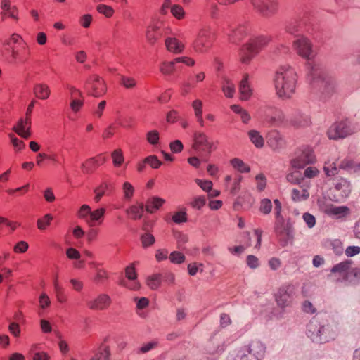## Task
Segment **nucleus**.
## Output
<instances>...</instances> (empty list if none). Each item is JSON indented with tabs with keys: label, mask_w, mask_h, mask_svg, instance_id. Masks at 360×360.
<instances>
[{
	"label": "nucleus",
	"mask_w": 360,
	"mask_h": 360,
	"mask_svg": "<svg viewBox=\"0 0 360 360\" xmlns=\"http://www.w3.org/2000/svg\"><path fill=\"white\" fill-rule=\"evenodd\" d=\"M297 73L292 66L288 64L278 66L273 79L276 96L282 100L292 98L297 88Z\"/></svg>",
	"instance_id": "1"
},
{
	"label": "nucleus",
	"mask_w": 360,
	"mask_h": 360,
	"mask_svg": "<svg viewBox=\"0 0 360 360\" xmlns=\"http://www.w3.org/2000/svg\"><path fill=\"white\" fill-rule=\"evenodd\" d=\"M339 332V323L334 319L322 321L312 319L307 325V335L313 342L322 343L334 340Z\"/></svg>",
	"instance_id": "2"
},
{
	"label": "nucleus",
	"mask_w": 360,
	"mask_h": 360,
	"mask_svg": "<svg viewBox=\"0 0 360 360\" xmlns=\"http://www.w3.org/2000/svg\"><path fill=\"white\" fill-rule=\"evenodd\" d=\"M272 38L269 35H260L250 39V41L241 47L239 51L240 60L243 64H248L252 58L264 47H265Z\"/></svg>",
	"instance_id": "3"
},
{
	"label": "nucleus",
	"mask_w": 360,
	"mask_h": 360,
	"mask_svg": "<svg viewBox=\"0 0 360 360\" xmlns=\"http://www.w3.org/2000/svg\"><path fill=\"white\" fill-rule=\"evenodd\" d=\"M309 77L314 87L317 88L321 93L324 94L329 95L335 89V79L326 74L319 68L313 67Z\"/></svg>",
	"instance_id": "4"
},
{
	"label": "nucleus",
	"mask_w": 360,
	"mask_h": 360,
	"mask_svg": "<svg viewBox=\"0 0 360 360\" xmlns=\"http://www.w3.org/2000/svg\"><path fill=\"white\" fill-rule=\"evenodd\" d=\"M315 162L316 156L313 149L308 146H302L295 150L290 165L293 168L303 169Z\"/></svg>",
	"instance_id": "5"
},
{
	"label": "nucleus",
	"mask_w": 360,
	"mask_h": 360,
	"mask_svg": "<svg viewBox=\"0 0 360 360\" xmlns=\"http://www.w3.org/2000/svg\"><path fill=\"white\" fill-rule=\"evenodd\" d=\"M105 211L104 207L92 210L88 205H83L77 212V217L82 219L89 227H94L96 224L102 223Z\"/></svg>",
	"instance_id": "6"
},
{
	"label": "nucleus",
	"mask_w": 360,
	"mask_h": 360,
	"mask_svg": "<svg viewBox=\"0 0 360 360\" xmlns=\"http://www.w3.org/2000/svg\"><path fill=\"white\" fill-rule=\"evenodd\" d=\"M355 128L347 120L335 122L327 131V136L330 140H339L352 134Z\"/></svg>",
	"instance_id": "7"
},
{
	"label": "nucleus",
	"mask_w": 360,
	"mask_h": 360,
	"mask_svg": "<svg viewBox=\"0 0 360 360\" xmlns=\"http://www.w3.org/2000/svg\"><path fill=\"white\" fill-rule=\"evenodd\" d=\"M212 31L209 27H203L198 32L192 43L193 50L198 53L207 52L211 46Z\"/></svg>",
	"instance_id": "8"
},
{
	"label": "nucleus",
	"mask_w": 360,
	"mask_h": 360,
	"mask_svg": "<svg viewBox=\"0 0 360 360\" xmlns=\"http://www.w3.org/2000/svg\"><path fill=\"white\" fill-rule=\"evenodd\" d=\"M295 287L292 284H285L280 287L275 295V300L278 307L282 309L291 305Z\"/></svg>",
	"instance_id": "9"
},
{
	"label": "nucleus",
	"mask_w": 360,
	"mask_h": 360,
	"mask_svg": "<svg viewBox=\"0 0 360 360\" xmlns=\"http://www.w3.org/2000/svg\"><path fill=\"white\" fill-rule=\"evenodd\" d=\"M266 349L265 345L258 340H251L240 348L252 360H262L266 353Z\"/></svg>",
	"instance_id": "10"
},
{
	"label": "nucleus",
	"mask_w": 360,
	"mask_h": 360,
	"mask_svg": "<svg viewBox=\"0 0 360 360\" xmlns=\"http://www.w3.org/2000/svg\"><path fill=\"white\" fill-rule=\"evenodd\" d=\"M251 3L254 8L265 18L271 17L277 11L276 0H251Z\"/></svg>",
	"instance_id": "11"
},
{
	"label": "nucleus",
	"mask_w": 360,
	"mask_h": 360,
	"mask_svg": "<svg viewBox=\"0 0 360 360\" xmlns=\"http://www.w3.org/2000/svg\"><path fill=\"white\" fill-rule=\"evenodd\" d=\"M293 48L300 56L307 60L311 59L315 55L310 41L304 37H300L295 40Z\"/></svg>",
	"instance_id": "12"
},
{
	"label": "nucleus",
	"mask_w": 360,
	"mask_h": 360,
	"mask_svg": "<svg viewBox=\"0 0 360 360\" xmlns=\"http://www.w3.org/2000/svg\"><path fill=\"white\" fill-rule=\"evenodd\" d=\"M193 148L198 152L207 153H210L212 150L215 149L214 143L209 141L205 133L201 131L194 133Z\"/></svg>",
	"instance_id": "13"
},
{
	"label": "nucleus",
	"mask_w": 360,
	"mask_h": 360,
	"mask_svg": "<svg viewBox=\"0 0 360 360\" xmlns=\"http://www.w3.org/2000/svg\"><path fill=\"white\" fill-rule=\"evenodd\" d=\"M351 262L349 261L340 262L335 265L329 274L330 280L336 282L346 281L350 273Z\"/></svg>",
	"instance_id": "14"
},
{
	"label": "nucleus",
	"mask_w": 360,
	"mask_h": 360,
	"mask_svg": "<svg viewBox=\"0 0 360 360\" xmlns=\"http://www.w3.org/2000/svg\"><path fill=\"white\" fill-rule=\"evenodd\" d=\"M311 186L309 181L302 180L299 185L292 189V200L296 202L307 200L310 196L309 189Z\"/></svg>",
	"instance_id": "15"
},
{
	"label": "nucleus",
	"mask_w": 360,
	"mask_h": 360,
	"mask_svg": "<svg viewBox=\"0 0 360 360\" xmlns=\"http://www.w3.org/2000/svg\"><path fill=\"white\" fill-rule=\"evenodd\" d=\"M86 89L89 94L94 97H99L104 94L106 87L104 81L98 76L90 77L86 82Z\"/></svg>",
	"instance_id": "16"
},
{
	"label": "nucleus",
	"mask_w": 360,
	"mask_h": 360,
	"mask_svg": "<svg viewBox=\"0 0 360 360\" xmlns=\"http://www.w3.org/2000/svg\"><path fill=\"white\" fill-rule=\"evenodd\" d=\"M274 202L275 205L274 212L276 215L274 231L276 234L279 236L288 234L289 231L288 224L285 222V220L281 215V203L278 199L274 200Z\"/></svg>",
	"instance_id": "17"
},
{
	"label": "nucleus",
	"mask_w": 360,
	"mask_h": 360,
	"mask_svg": "<svg viewBox=\"0 0 360 360\" xmlns=\"http://www.w3.org/2000/svg\"><path fill=\"white\" fill-rule=\"evenodd\" d=\"M264 122L269 126L281 127L286 124L285 113L280 109L272 110L271 113L266 112Z\"/></svg>",
	"instance_id": "18"
},
{
	"label": "nucleus",
	"mask_w": 360,
	"mask_h": 360,
	"mask_svg": "<svg viewBox=\"0 0 360 360\" xmlns=\"http://www.w3.org/2000/svg\"><path fill=\"white\" fill-rule=\"evenodd\" d=\"M111 303L112 299L110 297L105 293H101L89 301L87 306L92 310H105L110 306Z\"/></svg>",
	"instance_id": "19"
},
{
	"label": "nucleus",
	"mask_w": 360,
	"mask_h": 360,
	"mask_svg": "<svg viewBox=\"0 0 360 360\" xmlns=\"http://www.w3.org/2000/svg\"><path fill=\"white\" fill-rule=\"evenodd\" d=\"M16 134L20 136L27 139L31 136V120L30 117H26L20 118L17 122L16 125L12 128Z\"/></svg>",
	"instance_id": "20"
},
{
	"label": "nucleus",
	"mask_w": 360,
	"mask_h": 360,
	"mask_svg": "<svg viewBox=\"0 0 360 360\" xmlns=\"http://www.w3.org/2000/svg\"><path fill=\"white\" fill-rule=\"evenodd\" d=\"M290 122L296 128H302L310 125L311 118L307 114L297 110L292 115Z\"/></svg>",
	"instance_id": "21"
},
{
	"label": "nucleus",
	"mask_w": 360,
	"mask_h": 360,
	"mask_svg": "<svg viewBox=\"0 0 360 360\" xmlns=\"http://www.w3.org/2000/svg\"><path fill=\"white\" fill-rule=\"evenodd\" d=\"M161 25V22H154L147 27L146 38L150 44L153 45L158 41L161 36V34L160 33Z\"/></svg>",
	"instance_id": "22"
},
{
	"label": "nucleus",
	"mask_w": 360,
	"mask_h": 360,
	"mask_svg": "<svg viewBox=\"0 0 360 360\" xmlns=\"http://www.w3.org/2000/svg\"><path fill=\"white\" fill-rule=\"evenodd\" d=\"M267 143L274 150H279L285 146V140L278 131H270L267 136Z\"/></svg>",
	"instance_id": "23"
},
{
	"label": "nucleus",
	"mask_w": 360,
	"mask_h": 360,
	"mask_svg": "<svg viewBox=\"0 0 360 360\" xmlns=\"http://www.w3.org/2000/svg\"><path fill=\"white\" fill-rule=\"evenodd\" d=\"M105 162V158L101 155L91 158L82 165V171L84 174H90Z\"/></svg>",
	"instance_id": "24"
},
{
	"label": "nucleus",
	"mask_w": 360,
	"mask_h": 360,
	"mask_svg": "<svg viewBox=\"0 0 360 360\" xmlns=\"http://www.w3.org/2000/svg\"><path fill=\"white\" fill-rule=\"evenodd\" d=\"M167 51L175 54L181 53L184 49V44L176 37H167L165 40Z\"/></svg>",
	"instance_id": "25"
},
{
	"label": "nucleus",
	"mask_w": 360,
	"mask_h": 360,
	"mask_svg": "<svg viewBox=\"0 0 360 360\" xmlns=\"http://www.w3.org/2000/svg\"><path fill=\"white\" fill-rule=\"evenodd\" d=\"M1 8L2 10L1 13L2 20H4L6 17L18 20V15L16 14L17 8L11 6L10 0H1Z\"/></svg>",
	"instance_id": "26"
},
{
	"label": "nucleus",
	"mask_w": 360,
	"mask_h": 360,
	"mask_svg": "<svg viewBox=\"0 0 360 360\" xmlns=\"http://www.w3.org/2000/svg\"><path fill=\"white\" fill-rule=\"evenodd\" d=\"M334 188L338 192V196L340 198L347 197L351 192L350 184L345 179L338 180L335 184Z\"/></svg>",
	"instance_id": "27"
},
{
	"label": "nucleus",
	"mask_w": 360,
	"mask_h": 360,
	"mask_svg": "<svg viewBox=\"0 0 360 360\" xmlns=\"http://www.w3.org/2000/svg\"><path fill=\"white\" fill-rule=\"evenodd\" d=\"M33 92L34 96L41 100H46L49 98L51 90L49 86L44 83H38L34 86Z\"/></svg>",
	"instance_id": "28"
},
{
	"label": "nucleus",
	"mask_w": 360,
	"mask_h": 360,
	"mask_svg": "<svg viewBox=\"0 0 360 360\" xmlns=\"http://www.w3.org/2000/svg\"><path fill=\"white\" fill-rule=\"evenodd\" d=\"M165 202L163 198L158 196H153L148 199L146 203V210L149 213H153Z\"/></svg>",
	"instance_id": "29"
},
{
	"label": "nucleus",
	"mask_w": 360,
	"mask_h": 360,
	"mask_svg": "<svg viewBox=\"0 0 360 360\" xmlns=\"http://www.w3.org/2000/svg\"><path fill=\"white\" fill-rule=\"evenodd\" d=\"M240 99L243 101L248 100L252 95V89L248 82V76H245L240 82L239 85Z\"/></svg>",
	"instance_id": "30"
},
{
	"label": "nucleus",
	"mask_w": 360,
	"mask_h": 360,
	"mask_svg": "<svg viewBox=\"0 0 360 360\" xmlns=\"http://www.w3.org/2000/svg\"><path fill=\"white\" fill-rule=\"evenodd\" d=\"M30 53V49L27 51H22L21 48L12 46L11 49V58L13 63H24L26 60L25 53Z\"/></svg>",
	"instance_id": "31"
},
{
	"label": "nucleus",
	"mask_w": 360,
	"mask_h": 360,
	"mask_svg": "<svg viewBox=\"0 0 360 360\" xmlns=\"http://www.w3.org/2000/svg\"><path fill=\"white\" fill-rule=\"evenodd\" d=\"M225 34L228 36L229 41L234 44L242 39L246 34V30L243 27H239L230 32H225Z\"/></svg>",
	"instance_id": "32"
},
{
	"label": "nucleus",
	"mask_w": 360,
	"mask_h": 360,
	"mask_svg": "<svg viewBox=\"0 0 360 360\" xmlns=\"http://www.w3.org/2000/svg\"><path fill=\"white\" fill-rule=\"evenodd\" d=\"M146 283L147 286L153 290H158L162 283V275L160 274H154L146 278Z\"/></svg>",
	"instance_id": "33"
},
{
	"label": "nucleus",
	"mask_w": 360,
	"mask_h": 360,
	"mask_svg": "<svg viewBox=\"0 0 360 360\" xmlns=\"http://www.w3.org/2000/svg\"><path fill=\"white\" fill-rule=\"evenodd\" d=\"M248 136L250 141L257 148H261L264 146V139L260 133L255 129L248 131Z\"/></svg>",
	"instance_id": "34"
},
{
	"label": "nucleus",
	"mask_w": 360,
	"mask_h": 360,
	"mask_svg": "<svg viewBox=\"0 0 360 360\" xmlns=\"http://www.w3.org/2000/svg\"><path fill=\"white\" fill-rule=\"evenodd\" d=\"M126 212L130 216V217L132 219H139L143 216V205L141 203L139 205H131L126 210Z\"/></svg>",
	"instance_id": "35"
},
{
	"label": "nucleus",
	"mask_w": 360,
	"mask_h": 360,
	"mask_svg": "<svg viewBox=\"0 0 360 360\" xmlns=\"http://www.w3.org/2000/svg\"><path fill=\"white\" fill-rule=\"evenodd\" d=\"M222 91L228 98H232L236 92L234 84L228 78H224L222 83Z\"/></svg>",
	"instance_id": "36"
},
{
	"label": "nucleus",
	"mask_w": 360,
	"mask_h": 360,
	"mask_svg": "<svg viewBox=\"0 0 360 360\" xmlns=\"http://www.w3.org/2000/svg\"><path fill=\"white\" fill-rule=\"evenodd\" d=\"M328 212L338 218H342L349 214V210L346 206H335L330 207Z\"/></svg>",
	"instance_id": "37"
},
{
	"label": "nucleus",
	"mask_w": 360,
	"mask_h": 360,
	"mask_svg": "<svg viewBox=\"0 0 360 360\" xmlns=\"http://www.w3.org/2000/svg\"><path fill=\"white\" fill-rule=\"evenodd\" d=\"M231 109L236 114L240 115L241 121L248 124L251 119L250 113L238 105H232Z\"/></svg>",
	"instance_id": "38"
},
{
	"label": "nucleus",
	"mask_w": 360,
	"mask_h": 360,
	"mask_svg": "<svg viewBox=\"0 0 360 360\" xmlns=\"http://www.w3.org/2000/svg\"><path fill=\"white\" fill-rule=\"evenodd\" d=\"M110 185L109 183L104 181L99 186L94 189V200L98 202L101 200V198L107 193L110 189Z\"/></svg>",
	"instance_id": "39"
},
{
	"label": "nucleus",
	"mask_w": 360,
	"mask_h": 360,
	"mask_svg": "<svg viewBox=\"0 0 360 360\" xmlns=\"http://www.w3.org/2000/svg\"><path fill=\"white\" fill-rule=\"evenodd\" d=\"M11 43L18 44V47L21 48L22 51H27L28 50V45L23 40L22 37L18 34H13L8 41H7L6 44L9 45Z\"/></svg>",
	"instance_id": "40"
},
{
	"label": "nucleus",
	"mask_w": 360,
	"mask_h": 360,
	"mask_svg": "<svg viewBox=\"0 0 360 360\" xmlns=\"http://www.w3.org/2000/svg\"><path fill=\"white\" fill-rule=\"evenodd\" d=\"M232 167L241 173H248L250 171V168L242 160L239 158H233L231 160Z\"/></svg>",
	"instance_id": "41"
},
{
	"label": "nucleus",
	"mask_w": 360,
	"mask_h": 360,
	"mask_svg": "<svg viewBox=\"0 0 360 360\" xmlns=\"http://www.w3.org/2000/svg\"><path fill=\"white\" fill-rule=\"evenodd\" d=\"M111 157L112 159L113 165L115 167H120L122 164L124 162V158L123 152L120 148L113 150L111 153Z\"/></svg>",
	"instance_id": "42"
},
{
	"label": "nucleus",
	"mask_w": 360,
	"mask_h": 360,
	"mask_svg": "<svg viewBox=\"0 0 360 360\" xmlns=\"http://www.w3.org/2000/svg\"><path fill=\"white\" fill-rule=\"evenodd\" d=\"M8 137L11 140V142L14 148V150L16 152H19L22 150H23L25 147V143L22 141L18 139L13 134H9Z\"/></svg>",
	"instance_id": "43"
},
{
	"label": "nucleus",
	"mask_w": 360,
	"mask_h": 360,
	"mask_svg": "<svg viewBox=\"0 0 360 360\" xmlns=\"http://www.w3.org/2000/svg\"><path fill=\"white\" fill-rule=\"evenodd\" d=\"M141 241L143 248H147L152 246L155 242V238L154 236L150 233H146L141 236Z\"/></svg>",
	"instance_id": "44"
},
{
	"label": "nucleus",
	"mask_w": 360,
	"mask_h": 360,
	"mask_svg": "<svg viewBox=\"0 0 360 360\" xmlns=\"http://www.w3.org/2000/svg\"><path fill=\"white\" fill-rule=\"evenodd\" d=\"M53 217L50 214H47L42 218L37 220V227L40 230H45L50 224Z\"/></svg>",
	"instance_id": "45"
},
{
	"label": "nucleus",
	"mask_w": 360,
	"mask_h": 360,
	"mask_svg": "<svg viewBox=\"0 0 360 360\" xmlns=\"http://www.w3.org/2000/svg\"><path fill=\"white\" fill-rule=\"evenodd\" d=\"M272 210V202L269 199L264 198L261 200L259 210L264 214H268Z\"/></svg>",
	"instance_id": "46"
},
{
	"label": "nucleus",
	"mask_w": 360,
	"mask_h": 360,
	"mask_svg": "<svg viewBox=\"0 0 360 360\" xmlns=\"http://www.w3.org/2000/svg\"><path fill=\"white\" fill-rule=\"evenodd\" d=\"M53 286L56 294V299L59 302H63L65 301V297L63 295V289L58 281L57 276L53 280Z\"/></svg>",
	"instance_id": "47"
},
{
	"label": "nucleus",
	"mask_w": 360,
	"mask_h": 360,
	"mask_svg": "<svg viewBox=\"0 0 360 360\" xmlns=\"http://www.w3.org/2000/svg\"><path fill=\"white\" fill-rule=\"evenodd\" d=\"M169 259L172 263L179 264L185 261V256L179 252L174 251L169 255Z\"/></svg>",
	"instance_id": "48"
},
{
	"label": "nucleus",
	"mask_w": 360,
	"mask_h": 360,
	"mask_svg": "<svg viewBox=\"0 0 360 360\" xmlns=\"http://www.w3.org/2000/svg\"><path fill=\"white\" fill-rule=\"evenodd\" d=\"M172 221L176 224L187 221L186 212L184 210L175 212L172 217Z\"/></svg>",
	"instance_id": "49"
},
{
	"label": "nucleus",
	"mask_w": 360,
	"mask_h": 360,
	"mask_svg": "<svg viewBox=\"0 0 360 360\" xmlns=\"http://www.w3.org/2000/svg\"><path fill=\"white\" fill-rule=\"evenodd\" d=\"M110 351L108 347L101 349L91 360H109Z\"/></svg>",
	"instance_id": "50"
},
{
	"label": "nucleus",
	"mask_w": 360,
	"mask_h": 360,
	"mask_svg": "<svg viewBox=\"0 0 360 360\" xmlns=\"http://www.w3.org/2000/svg\"><path fill=\"white\" fill-rule=\"evenodd\" d=\"M323 171L327 176H332L337 174V167L334 162H325Z\"/></svg>",
	"instance_id": "51"
},
{
	"label": "nucleus",
	"mask_w": 360,
	"mask_h": 360,
	"mask_svg": "<svg viewBox=\"0 0 360 360\" xmlns=\"http://www.w3.org/2000/svg\"><path fill=\"white\" fill-rule=\"evenodd\" d=\"M319 174V170L315 167H307L303 174L302 178L313 179Z\"/></svg>",
	"instance_id": "52"
},
{
	"label": "nucleus",
	"mask_w": 360,
	"mask_h": 360,
	"mask_svg": "<svg viewBox=\"0 0 360 360\" xmlns=\"http://www.w3.org/2000/svg\"><path fill=\"white\" fill-rule=\"evenodd\" d=\"M39 307L41 309H46L51 305V300L48 295L42 292L39 297Z\"/></svg>",
	"instance_id": "53"
},
{
	"label": "nucleus",
	"mask_w": 360,
	"mask_h": 360,
	"mask_svg": "<svg viewBox=\"0 0 360 360\" xmlns=\"http://www.w3.org/2000/svg\"><path fill=\"white\" fill-rule=\"evenodd\" d=\"M160 72L164 75H169L174 70V63L164 62L161 64L160 68Z\"/></svg>",
	"instance_id": "54"
},
{
	"label": "nucleus",
	"mask_w": 360,
	"mask_h": 360,
	"mask_svg": "<svg viewBox=\"0 0 360 360\" xmlns=\"http://www.w3.org/2000/svg\"><path fill=\"white\" fill-rule=\"evenodd\" d=\"M97 11L100 13L109 18L111 17L114 13V10L112 7L105 5L99 4L97 6Z\"/></svg>",
	"instance_id": "55"
},
{
	"label": "nucleus",
	"mask_w": 360,
	"mask_h": 360,
	"mask_svg": "<svg viewBox=\"0 0 360 360\" xmlns=\"http://www.w3.org/2000/svg\"><path fill=\"white\" fill-rule=\"evenodd\" d=\"M123 193L126 199H131L134 194V187L129 182H124L123 184Z\"/></svg>",
	"instance_id": "56"
},
{
	"label": "nucleus",
	"mask_w": 360,
	"mask_h": 360,
	"mask_svg": "<svg viewBox=\"0 0 360 360\" xmlns=\"http://www.w3.org/2000/svg\"><path fill=\"white\" fill-rule=\"evenodd\" d=\"M145 162L150 165V166L154 169H158L162 165L161 161L158 160L155 155H150L145 158Z\"/></svg>",
	"instance_id": "57"
},
{
	"label": "nucleus",
	"mask_w": 360,
	"mask_h": 360,
	"mask_svg": "<svg viewBox=\"0 0 360 360\" xmlns=\"http://www.w3.org/2000/svg\"><path fill=\"white\" fill-rule=\"evenodd\" d=\"M194 115H202L203 103L200 99H195L191 103Z\"/></svg>",
	"instance_id": "58"
},
{
	"label": "nucleus",
	"mask_w": 360,
	"mask_h": 360,
	"mask_svg": "<svg viewBox=\"0 0 360 360\" xmlns=\"http://www.w3.org/2000/svg\"><path fill=\"white\" fill-rule=\"evenodd\" d=\"M84 105V101L77 98H72L70 102V108L74 112H77L80 110Z\"/></svg>",
	"instance_id": "59"
},
{
	"label": "nucleus",
	"mask_w": 360,
	"mask_h": 360,
	"mask_svg": "<svg viewBox=\"0 0 360 360\" xmlns=\"http://www.w3.org/2000/svg\"><path fill=\"white\" fill-rule=\"evenodd\" d=\"M247 265L252 269L258 268L260 265L259 259L255 255H250L246 259Z\"/></svg>",
	"instance_id": "60"
},
{
	"label": "nucleus",
	"mask_w": 360,
	"mask_h": 360,
	"mask_svg": "<svg viewBox=\"0 0 360 360\" xmlns=\"http://www.w3.org/2000/svg\"><path fill=\"white\" fill-rule=\"evenodd\" d=\"M121 84L127 89H132L136 86V81L132 77L122 76Z\"/></svg>",
	"instance_id": "61"
},
{
	"label": "nucleus",
	"mask_w": 360,
	"mask_h": 360,
	"mask_svg": "<svg viewBox=\"0 0 360 360\" xmlns=\"http://www.w3.org/2000/svg\"><path fill=\"white\" fill-rule=\"evenodd\" d=\"M195 183L204 191L206 192L211 191L212 188V182L210 180H201V179H195Z\"/></svg>",
	"instance_id": "62"
},
{
	"label": "nucleus",
	"mask_w": 360,
	"mask_h": 360,
	"mask_svg": "<svg viewBox=\"0 0 360 360\" xmlns=\"http://www.w3.org/2000/svg\"><path fill=\"white\" fill-rule=\"evenodd\" d=\"M172 15L177 19H181L184 17L185 12L184 8L179 5H174L171 8Z\"/></svg>",
	"instance_id": "63"
},
{
	"label": "nucleus",
	"mask_w": 360,
	"mask_h": 360,
	"mask_svg": "<svg viewBox=\"0 0 360 360\" xmlns=\"http://www.w3.org/2000/svg\"><path fill=\"white\" fill-rule=\"evenodd\" d=\"M205 202L206 200L204 196H197L194 198L191 205L193 208L200 210L205 205Z\"/></svg>",
	"instance_id": "64"
}]
</instances>
